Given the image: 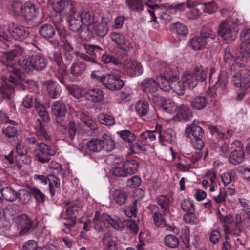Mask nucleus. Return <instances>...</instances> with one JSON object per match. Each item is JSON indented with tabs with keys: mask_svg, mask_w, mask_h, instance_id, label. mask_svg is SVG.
<instances>
[{
	"mask_svg": "<svg viewBox=\"0 0 250 250\" xmlns=\"http://www.w3.org/2000/svg\"><path fill=\"white\" fill-rule=\"evenodd\" d=\"M93 220L95 230L98 233L105 232L102 239L104 250H117V239L111 235V232L107 230V228L110 225L117 230H122L124 225L121 220L119 219H113L107 214H101L99 211L95 212Z\"/></svg>",
	"mask_w": 250,
	"mask_h": 250,
	"instance_id": "f257e3e1",
	"label": "nucleus"
},
{
	"mask_svg": "<svg viewBox=\"0 0 250 250\" xmlns=\"http://www.w3.org/2000/svg\"><path fill=\"white\" fill-rule=\"evenodd\" d=\"M23 53V48L19 46H15L14 48L8 51L1 52L0 56L1 62L4 65L3 71L5 72L6 79L15 85L19 83L21 77L20 70L15 68L11 63L18 56L21 55Z\"/></svg>",
	"mask_w": 250,
	"mask_h": 250,
	"instance_id": "f03ea898",
	"label": "nucleus"
},
{
	"mask_svg": "<svg viewBox=\"0 0 250 250\" xmlns=\"http://www.w3.org/2000/svg\"><path fill=\"white\" fill-rule=\"evenodd\" d=\"M217 36L215 32L210 28L203 27L200 34L191 39L189 45L194 51H199L206 48L211 41H215Z\"/></svg>",
	"mask_w": 250,
	"mask_h": 250,
	"instance_id": "7ed1b4c3",
	"label": "nucleus"
},
{
	"mask_svg": "<svg viewBox=\"0 0 250 250\" xmlns=\"http://www.w3.org/2000/svg\"><path fill=\"white\" fill-rule=\"evenodd\" d=\"M48 61L42 54L32 55L28 58H22L19 61L20 66L27 71L34 70L38 71L45 69L47 65Z\"/></svg>",
	"mask_w": 250,
	"mask_h": 250,
	"instance_id": "20e7f679",
	"label": "nucleus"
},
{
	"mask_svg": "<svg viewBox=\"0 0 250 250\" xmlns=\"http://www.w3.org/2000/svg\"><path fill=\"white\" fill-rule=\"evenodd\" d=\"M197 124L198 122L194 121L191 124L186 128L185 134L191 138L193 147L196 149L200 150L202 149L205 145L204 131L202 128L198 126Z\"/></svg>",
	"mask_w": 250,
	"mask_h": 250,
	"instance_id": "39448f33",
	"label": "nucleus"
},
{
	"mask_svg": "<svg viewBox=\"0 0 250 250\" xmlns=\"http://www.w3.org/2000/svg\"><path fill=\"white\" fill-rule=\"evenodd\" d=\"M209 82L210 84H213L216 92L219 94L224 95L228 92L227 76L223 73L216 74V70L213 67L210 69Z\"/></svg>",
	"mask_w": 250,
	"mask_h": 250,
	"instance_id": "423d86ee",
	"label": "nucleus"
},
{
	"mask_svg": "<svg viewBox=\"0 0 250 250\" xmlns=\"http://www.w3.org/2000/svg\"><path fill=\"white\" fill-rule=\"evenodd\" d=\"M238 29L236 24L225 20L222 22L218 27V35L226 42H231L236 39Z\"/></svg>",
	"mask_w": 250,
	"mask_h": 250,
	"instance_id": "0eeeda50",
	"label": "nucleus"
},
{
	"mask_svg": "<svg viewBox=\"0 0 250 250\" xmlns=\"http://www.w3.org/2000/svg\"><path fill=\"white\" fill-rule=\"evenodd\" d=\"M157 131L146 130L142 133L140 138L136 143L131 146L130 150L134 153H138L139 151H145L151 142L156 140Z\"/></svg>",
	"mask_w": 250,
	"mask_h": 250,
	"instance_id": "6e6552de",
	"label": "nucleus"
},
{
	"mask_svg": "<svg viewBox=\"0 0 250 250\" xmlns=\"http://www.w3.org/2000/svg\"><path fill=\"white\" fill-rule=\"evenodd\" d=\"M98 78L103 85L106 89L111 91H117L121 90L125 84L120 76H117L113 74H107Z\"/></svg>",
	"mask_w": 250,
	"mask_h": 250,
	"instance_id": "1a4fd4ad",
	"label": "nucleus"
},
{
	"mask_svg": "<svg viewBox=\"0 0 250 250\" xmlns=\"http://www.w3.org/2000/svg\"><path fill=\"white\" fill-rule=\"evenodd\" d=\"M15 221L18 228L21 229L19 232L20 235H26L33 232L37 226V225L34 223L32 220L25 214L18 216Z\"/></svg>",
	"mask_w": 250,
	"mask_h": 250,
	"instance_id": "9d476101",
	"label": "nucleus"
},
{
	"mask_svg": "<svg viewBox=\"0 0 250 250\" xmlns=\"http://www.w3.org/2000/svg\"><path fill=\"white\" fill-rule=\"evenodd\" d=\"M40 146L36 149L35 158L40 163H48L49 157L53 156L56 154L55 150L50 146L43 142H40Z\"/></svg>",
	"mask_w": 250,
	"mask_h": 250,
	"instance_id": "9b49d317",
	"label": "nucleus"
},
{
	"mask_svg": "<svg viewBox=\"0 0 250 250\" xmlns=\"http://www.w3.org/2000/svg\"><path fill=\"white\" fill-rule=\"evenodd\" d=\"M168 71L167 72V77L172 79H171V87L174 92L178 95H182L185 93V84L183 81H180L178 77V71L175 67H167Z\"/></svg>",
	"mask_w": 250,
	"mask_h": 250,
	"instance_id": "f8f14e48",
	"label": "nucleus"
},
{
	"mask_svg": "<svg viewBox=\"0 0 250 250\" xmlns=\"http://www.w3.org/2000/svg\"><path fill=\"white\" fill-rule=\"evenodd\" d=\"M8 30L10 35V40L12 38L15 40L22 41L26 39L29 35L28 28L14 23L9 24Z\"/></svg>",
	"mask_w": 250,
	"mask_h": 250,
	"instance_id": "ddd939ff",
	"label": "nucleus"
},
{
	"mask_svg": "<svg viewBox=\"0 0 250 250\" xmlns=\"http://www.w3.org/2000/svg\"><path fill=\"white\" fill-rule=\"evenodd\" d=\"M181 207L182 209L186 213L184 216L185 222L189 224L194 223L195 219L194 215L195 208L193 201L189 199H184L181 201Z\"/></svg>",
	"mask_w": 250,
	"mask_h": 250,
	"instance_id": "4468645a",
	"label": "nucleus"
},
{
	"mask_svg": "<svg viewBox=\"0 0 250 250\" xmlns=\"http://www.w3.org/2000/svg\"><path fill=\"white\" fill-rule=\"evenodd\" d=\"M52 5L54 11L58 13L65 9L69 10V13H73L75 11L77 4L71 0H60L52 1Z\"/></svg>",
	"mask_w": 250,
	"mask_h": 250,
	"instance_id": "2eb2a0df",
	"label": "nucleus"
},
{
	"mask_svg": "<svg viewBox=\"0 0 250 250\" xmlns=\"http://www.w3.org/2000/svg\"><path fill=\"white\" fill-rule=\"evenodd\" d=\"M77 7L75 8V11L73 13H68L69 16L67 21L69 24L70 29L74 32L81 33L82 31V25L83 21H82V17L80 15V13H77Z\"/></svg>",
	"mask_w": 250,
	"mask_h": 250,
	"instance_id": "dca6fc26",
	"label": "nucleus"
},
{
	"mask_svg": "<svg viewBox=\"0 0 250 250\" xmlns=\"http://www.w3.org/2000/svg\"><path fill=\"white\" fill-rule=\"evenodd\" d=\"M110 37L111 40L123 50L127 51L132 48L131 41L126 38L123 34L120 33L112 32L110 34Z\"/></svg>",
	"mask_w": 250,
	"mask_h": 250,
	"instance_id": "f3484780",
	"label": "nucleus"
},
{
	"mask_svg": "<svg viewBox=\"0 0 250 250\" xmlns=\"http://www.w3.org/2000/svg\"><path fill=\"white\" fill-rule=\"evenodd\" d=\"M135 111L137 114L144 120L151 119L154 114L149 109V105L147 102L140 100L135 104Z\"/></svg>",
	"mask_w": 250,
	"mask_h": 250,
	"instance_id": "a211bd4d",
	"label": "nucleus"
},
{
	"mask_svg": "<svg viewBox=\"0 0 250 250\" xmlns=\"http://www.w3.org/2000/svg\"><path fill=\"white\" fill-rule=\"evenodd\" d=\"M250 71L248 69H243L239 73H236L231 77V83L235 87H242L250 78Z\"/></svg>",
	"mask_w": 250,
	"mask_h": 250,
	"instance_id": "6ab92c4d",
	"label": "nucleus"
},
{
	"mask_svg": "<svg viewBox=\"0 0 250 250\" xmlns=\"http://www.w3.org/2000/svg\"><path fill=\"white\" fill-rule=\"evenodd\" d=\"M42 84L45 87L49 96L53 99L58 98L62 93L61 86L51 79L43 81Z\"/></svg>",
	"mask_w": 250,
	"mask_h": 250,
	"instance_id": "aec40b11",
	"label": "nucleus"
},
{
	"mask_svg": "<svg viewBox=\"0 0 250 250\" xmlns=\"http://www.w3.org/2000/svg\"><path fill=\"white\" fill-rule=\"evenodd\" d=\"M175 67L173 65H167V64H163L161 68V71L162 73H164L163 76L160 77L158 78V81H159L158 86L160 87L161 89L165 91H168L170 89L171 87V79H172V77L171 76V78L169 77H167V72L168 71L167 67Z\"/></svg>",
	"mask_w": 250,
	"mask_h": 250,
	"instance_id": "412c9836",
	"label": "nucleus"
},
{
	"mask_svg": "<svg viewBox=\"0 0 250 250\" xmlns=\"http://www.w3.org/2000/svg\"><path fill=\"white\" fill-rule=\"evenodd\" d=\"M148 209L152 214L153 220L155 226L161 228L166 226L165 219L160 212V208L158 206L150 205L148 207Z\"/></svg>",
	"mask_w": 250,
	"mask_h": 250,
	"instance_id": "4be33fe9",
	"label": "nucleus"
},
{
	"mask_svg": "<svg viewBox=\"0 0 250 250\" xmlns=\"http://www.w3.org/2000/svg\"><path fill=\"white\" fill-rule=\"evenodd\" d=\"M156 131L157 133H156V135L157 134L159 135V141L163 145L170 144L175 140V133L170 128H168L165 130Z\"/></svg>",
	"mask_w": 250,
	"mask_h": 250,
	"instance_id": "5701e85b",
	"label": "nucleus"
},
{
	"mask_svg": "<svg viewBox=\"0 0 250 250\" xmlns=\"http://www.w3.org/2000/svg\"><path fill=\"white\" fill-rule=\"evenodd\" d=\"M242 41L241 44V52L250 58V29H244L240 33Z\"/></svg>",
	"mask_w": 250,
	"mask_h": 250,
	"instance_id": "b1692460",
	"label": "nucleus"
},
{
	"mask_svg": "<svg viewBox=\"0 0 250 250\" xmlns=\"http://www.w3.org/2000/svg\"><path fill=\"white\" fill-rule=\"evenodd\" d=\"M110 21V20L108 18L103 17L101 19V21L98 23L96 22L92 26L94 29L95 33L99 36H105L108 31V24Z\"/></svg>",
	"mask_w": 250,
	"mask_h": 250,
	"instance_id": "393cba45",
	"label": "nucleus"
},
{
	"mask_svg": "<svg viewBox=\"0 0 250 250\" xmlns=\"http://www.w3.org/2000/svg\"><path fill=\"white\" fill-rule=\"evenodd\" d=\"M125 71L130 77L139 76L143 73L141 64L136 61L127 63L125 66Z\"/></svg>",
	"mask_w": 250,
	"mask_h": 250,
	"instance_id": "a878e982",
	"label": "nucleus"
},
{
	"mask_svg": "<svg viewBox=\"0 0 250 250\" xmlns=\"http://www.w3.org/2000/svg\"><path fill=\"white\" fill-rule=\"evenodd\" d=\"M80 16L82 17V21H83V24L87 25V31L88 38L92 37L93 33L90 31V27L92 26L96 22L97 19L94 16L92 12L84 11L81 12Z\"/></svg>",
	"mask_w": 250,
	"mask_h": 250,
	"instance_id": "bb28decb",
	"label": "nucleus"
},
{
	"mask_svg": "<svg viewBox=\"0 0 250 250\" xmlns=\"http://www.w3.org/2000/svg\"><path fill=\"white\" fill-rule=\"evenodd\" d=\"M142 89L146 93H154L158 89V83L153 78L144 79L141 83Z\"/></svg>",
	"mask_w": 250,
	"mask_h": 250,
	"instance_id": "cd10ccee",
	"label": "nucleus"
},
{
	"mask_svg": "<svg viewBox=\"0 0 250 250\" xmlns=\"http://www.w3.org/2000/svg\"><path fill=\"white\" fill-rule=\"evenodd\" d=\"M210 132L212 135H215L219 139H229L233 133L232 129H226L219 127L217 128L213 126L209 127Z\"/></svg>",
	"mask_w": 250,
	"mask_h": 250,
	"instance_id": "c85d7f7f",
	"label": "nucleus"
},
{
	"mask_svg": "<svg viewBox=\"0 0 250 250\" xmlns=\"http://www.w3.org/2000/svg\"><path fill=\"white\" fill-rule=\"evenodd\" d=\"M85 97L87 100L93 102H100L104 99V93L99 88H92L85 92Z\"/></svg>",
	"mask_w": 250,
	"mask_h": 250,
	"instance_id": "c756f323",
	"label": "nucleus"
},
{
	"mask_svg": "<svg viewBox=\"0 0 250 250\" xmlns=\"http://www.w3.org/2000/svg\"><path fill=\"white\" fill-rule=\"evenodd\" d=\"M191 107L194 110L204 109L208 104L207 98L203 96H197L193 98L190 101Z\"/></svg>",
	"mask_w": 250,
	"mask_h": 250,
	"instance_id": "7c9ffc66",
	"label": "nucleus"
},
{
	"mask_svg": "<svg viewBox=\"0 0 250 250\" xmlns=\"http://www.w3.org/2000/svg\"><path fill=\"white\" fill-rule=\"evenodd\" d=\"M87 65L82 61L74 62L70 69V73L74 77H80L83 75L86 70Z\"/></svg>",
	"mask_w": 250,
	"mask_h": 250,
	"instance_id": "2f4dec72",
	"label": "nucleus"
},
{
	"mask_svg": "<svg viewBox=\"0 0 250 250\" xmlns=\"http://www.w3.org/2000/svg\"><path fill=\"white\" fill-rule=\"evenodd\" d=\"M52 114L57 118L64 116L66 113L65 105L61 101H55L51 105Z\"/></svg>",
	"mask_w": 250,
	"mask_h": 250,
	"instance_id": "473e14b6",
	"label": "nucleus"
},
{
	"mask_svg": "<svg viewBox=\"0 0 250 250\" xmlns=\"http://www.w3.org/2000/svg\"><path fill=\"white\" fill-rule=\"evenodd\" d=\"M244 160V150L237 149L236 148L230 153L229 156V162L234 165L242 163Z\"/></svg>",
	"mask_w": 250,
	"mask_h": 250,
	"instance_id": "72a5a7b5",
	"label": "nucleus"
},
{
	"mask_svg": "<svg viewBox=\"0 0 250 250\" xmlns=\"http://www.w3.org/2000/svg\"><path fill=\"white\" fill-rule=\"evenodd\" d=\"M38 13V11L35 5L31 2H27L24 6L22 16L27 20H31L32 18L36 17Z\"/></svg>",
	"mask_w": 250,
	"mask_h": 250,
	"instance_id": "f704fd0d",
	"label": "nucleus"
},
{
	"mask_svg": "<svg viewBox=\"0 0 250 250\" xmlns=\"http://www.w3.org/2000/svg\"><path fill=\"white\" fill-rule=\"evenodd\" d=\"M182 81L185 84V86H188L190 89L195 87L198 83L197 78L192 72H186L183 73Z\"/></svg>",
	"mask_w": 250,
	"mask_h": 250,
	"instance_id": "c9c22d12",
	"label": "nucleus"
},
{
	"mask_svg": "<svg viewBox=\"0 0 250 250\" xmlns=\"http://www.w3.org/2000/svg\"><path fill=\"white\" fill-rule=\"evenodd\" d=\"M39 32L42 38L46 39H50L54 36L55 29L50 24H43L40 27Z\"/></svg>",
	"mask_w": 250,
	"mask_h": 250,
	"instance_id": "e433bc0d",
	"label": "nucleus"
},
{
	"mask_svg": "<svg viewBox=\"0 0 250 250\" xmlns=\"http://www.w3.org/2000/svg\"><path fill=\"white\" fill-rule=\"evenodd\" d=\"M156 200L161 209L163 210V214L169 211L170 205L172 202V199L170 196L161 195L158 196Z\"/></svg>",
	"mask_w": 250,
	"mask_h": 250,
	"instance_id": "4c0bfd02",
	"label": "nucleus"
},
{
	"mask_svg": "<svg viewBox=\"0 0 250 250\" xmlns=\"http://www.w3.org/2000/svg\"><path fill=\"white\" fill-rule=\"evenodd\" d=\"M34 107L43 121L48 122L50 121V118L45 107L37 99H35Z\"/></svg>",
	"mask_w": 250,
	"mask_h": 250,
	"instance_id": "58836bf2",
	"label": "nucleus"
},
{
	"mask_svg": "<svg viewBox=\"0 0 250 250\" xmlns=\"http://www.w3.org/2000/svg\"><path fill=\"white\" fill-rule=\"evenodd\" d=\"M124 170L125 171L127 176L136 173L138 170L139 164L135 160H129L123 163Z\"/></svg>",
	"mask_w": 250,
	"mask_h": 250,
	"instance_id": "ea45409f",
	"label": "nucleus"
},
{
	"mask_svg": "<svg viewBox=\"0 0 250 250\" xmlns=\"http://www.w3.org/2000/svg\"><path fill=\"white\" fill-rule=\"evenodd\" d=\"M86 147L90 151L98 152L104 148V144L102 139H92L86 144Z\"/></svg>",
	"mask_w": 250,
	"mask_h": 250,
	"instance_id": "a19ab883",
	"label": "nucleus"
},
{
	"mask_svg": "<svg viewBox=\"0 0 250 250\" xmlns=\"http://www.w3.org/2000/svg\"><path fill=\"white\" fill-rule=\"evenodd\" d=\"M48 56L52 62L55 63L58 66L63 62L61 51L59 49H50L48 51Z\"/></svg>",
	"mask_w": 250,
	"mask_h": 250,
	"instance_id": "79ce46f5",
	"label": "nucleus"
},
{
	"mask_svg": "<svg viewBox=\"0 0 250 250\" xmlns=\"http://www.w3.org/2000/svg\"><path fill=\"white\" fill-rule=\"evenodd\" d=\"M81 204L79 200L68 202L66 205V212L69 216L74 215L75 217L81 210Z\"/></svg>",
	"mask_w": 250,
	"mask_h": 250,
	"instance_id": "37998d69",
	"label": "nucleus"
},
{
	"mask_svg": "<svg viewBox=\"0 0 250 250\" xmlns=\"http://www.w3.org/2000/svg\"><path fill=\"white\" fill-rule=\"evenodd\" d=\"M35 130V133L38 137L45 140H50V137L40 119H37L36 122Z\"/></svg>",
	"mask_w": 250,
	"mask_h": 250,
	"instance_id": "c03bdc74",
	"label": "nucleus"
},
{
	"mask_svg": "<svg viewBox=\"0 0 250 250\" xmlns=\"http://www.w3.org/2000/svg\"><path fill=\"white\" fill-rule=\"evenodd\" d=\"M161 107L164 111L170 114H174L177 109L175 103L169 99L162 100Z\"/></svg>",
	"mask_w": 250,
	"mask_h": 250,
	"instance_id": "a18cd8bd",
	"label": "nucleus"
},
{
	"mask_svg": "<svg viewBox=\"0 0 250 250\" xmlns=\"http://www.w3.org/2000/svg\"><path fill=\"white\" fill-rule=\"evenodd\" d=\"M177 114L180 119L185 121L190 120L192 116L191 110L188 106L183 104L179 108Z\"/></svg>",
	"mask_w": 250,
	"mask_h": 250,
	"instance_id": "49530a36",
	"label": "nucleus"
},
{
	"mask_svg": "<svg viewBox=\"0 0 250 250\" xmlns=\"http://www.w3.org/2000/svg\"><path fill=\"white\" fill-rule=\"evenodd\" d=\"M128 8L132 11L138 13L144 9V4L142 0H125Z\"/></svg>",
	"mask_w": 250,
	"mask_h": 250,
	"instance_id": "de8ad7c7",
	"label": "nucleus"
},
{
	"mask_svg": "<svg viewBox=\"0 0 250 250\" xmlns=\"http://www.w3.org/2000/svg\"><path fill=\"white\" fill-rule=\"evenodd\" d=\"M10 41V37L7 30L0 27V48L5 49L9 47L8 42Z\"/></svg>",
	"mask_w": 250,
	"mask_h": 250,
	"instance_id": "09e8293b",
	"label": "nucleus"
},
{
	"mask_svg": "<svg viewBox=\"0 0 250 250\" xmlns=\"http://www.w3.org/2000/svg\"><path fill=\"white\" fill-rule=\"evenodd\" d=\"M113 197L115 201L121 205L125 203L127 195L125 190L120 189L114 190Z\"/></svg>",
	"mask_w": 250,
	"mask_h": 250,
	"instance_id": "8fccbe9b",
	"label": "nucleus"
},
{
	"mask_svg": "<svg viewBox=\"0 0 250 250\" xmlns=\"http://www.w3.org/2000/svg\"><path fill=\"white\" fill-rule=\"evenodd\" d=\"M48 181L49 182V186L50 192L51 196H54L55 194V188H58L60 185L59 179L54 174H50L47 176Z\"/></svg>",
	"mask_w": 250,
	"mask_h": 250,
	"instance_id": "3c124183",
	"label": "nucleus"
},
{
	"mask_svg": "<svg viewBox=\"0 0 250 250\" xmlns=\"http://www.w3.org/2000/svg\"><path fill=\"white\" fill-rule=\"evenodd\" d=\"M97 119L100 123L106 126H112L115 123L114 117L107 114L100 113L97 116Z\"/></svg>",
	"mask_w": 250,
	"mask_h": 250,
	"instance_id": "603ef678",
	"label": "nucleus"
},
{
	"mask_svg": "<svg viewBox=\"0 0 250 250\" xmlns=\"http://www.w3.org/2000/svg\"><path fill=\"white\" fill-rule=\"evenodd\" d=\"M0 193H1L3 198L8 201H15L17 198L16 192L11 188L8 187L2 188Z\"/></svg>",
	"mask_w": 250,
	"mask_h": 250,
	"instance_id": "864d4df0",
	"label": "nucleus"
},
{
	"mask_svg": "<svg viewBox=\"0 0 250 250\" xmlns=\"http://www.w3.org/2000/svg\"><path fill=\"white\" fill-rule=\"evenodd\" d=\"M102 140L104 144V148L106 151L110 152L115 149V142L110 136L105 134L103 135Z\"/></svg>",
	"mask_w": 250,
	"mask_h": 250,
	"instance_id": "5fc2aeb1",
	"label": "nucleus"
},
{
	"mask_svg": "<svg viewBox=\"0 0 250 250\" xmlns=\"http://www.w3.org/2000/svg\"><path fill=\"white\" fill-rule=\"evenodd\" d=\"M117 134L125 142L130 144L133 143L136 138L135 134L128 130L118 131Z\"/></svg>",
	"mask_w": 250,
	"mask_h": 250,
	"instance_id": "6e6d98bb",
	"label": "nucleus"
},
{
	"mask_svg": "<svg viewBox=\"0 0 250 250\" xmlns=\"http://www.w3.org/2000/svg\"><path fill=\"white\" fill-rule=\"evenodd\" d=\"M197 78V82H204L207 79V75L205 69L202 66H196L192 72Z\"/></svg>",
	"mask_w": 250,
	"mask_h": 250,
	"instance_id": "4d7b16f0",
	"label": "nucleus"
},
{
	"mask_svg": "<svg viewBox=\"0 0 250 250\" xmlns=\"http://www.w3.org/2000/svg\"><path fill=\"white\" fill-rule=\"evenodd\" d=\"M206 178L209 181V191L211 192L214 191L217 188L216 184V173L214 171H208L207 172Z\"/></svg>",
	"mask_w": 250,
	"mask_h": 250,
	"instance_id": "13d9d810",
	"label": "nucleus"
},
{
	"mask_svg": "<svg viewBox=\"0 0 250 250\" xmlns=\"http://www.w3.org/2000/svg\"><path fill=\"white\" fill-rule=\"evenodd\" d=\"M16 214V210L12 207L0 209V218L2 216L5 220H10Z\"/></svg>",
	"mask_w": 250,
	"mask_h": 250,
	"instance_id": "bf43d9fd",
	"label": "nucleus"
},
{
	"mask_svg": "<svg viewBox=\"0 0 250 250\" xmlns=\"http://www.w3.org/2000/svg\"><path fill=\"white\" fill-rule=\"evenodd\" d=\"M69 93L77 99L82 97L85 92L83 89L76 85H70L67 87Z\"/></svg>",
	"mask_w": 250,
	"mask_h": 250,
	"instance_id": "052dcab7",
	"label": "nucleus"
},
{
	"mask_svg": "<svg viewBox=\"0 0 250 250\" xmlns=\"http://www.w3.org/2000/svg\"><path fill=\"white\" fill-rule=\"evenodd\" d=\"M84 48L87 53L95 58L100 55V51L102 50L100 46L93 44H85Z\"/></svg>",
	"mask_w": 250,
	"mask_h": 250,
	"instance_id": "680f3d73",
	"label": "nucleus"
},
{
	"mask_svg": "<svg viewBox=\"0 0 250 250\" xmlns=\"http://www.w3.org/2000/svg\"><path fill=\"white\" fill-rule=\"evenodd\" d=\"M172 28L175 32L180 36H187L188 34V27L183 23H174L172 25Z\"/></svg>",
	"mask_w": 250,
	"mask_h": 250,
	"instance_id": "e2e57ef3",
	"label": "nucleus"
},
{
	"mask_svg": "<svg viewBox=\"0 0 250 250\" xmlns=\"http://www.w3.org/2000/svg\"><path fill=\"white\" fill-rule=\"evenodd\" d=\"M31 194L25 189H21L18 193V198L21 203L23 204L29 203L31 200Z\"/></svg>",
	"mask_w": 250,
	"mask_h": 250,
	"instance_id": "0e129e2a",
	"label": "nucleus"
},
{
	"mask_svg": "<svg viewBox=\"0 0 250 250\" xmlns=\"http://www.w3.org/2000/svg\"><path fill=\"white\" fill-rule=\"evenodd\" d=\"M165 243L166 245L169 248H175L179 245V240L174 235H167L165 237Z\"/></svg>",
	"mask_w": 250,
	"mask_h": 250,
	"instance_id": "69168bd1",
	"label": "nucleus"
},
{
	"mask_svg": "<svg viewBox=\"0 0 250 250\" xmlns=\"http://www.w3.org/2000/svg\"><path fill=\"white\" fill-rule=\"evenodd\" d=\"M30 192L32 195H33V197L35 198L37 202H44L46 197L40 189L36 188H33L30 189Z\"/></svg>",
	"mask_w": 250,
	"mask_h": 250,
	"instance_id": "338daca9",
	"label": "nucleus"
},
{
	"mask_svg": "<svg viewBox=\"0 0 250 250\" xmlns=\"http://www.w3.org/2000/svg\"><path fill=\"white\" fill-rule=\"evenodd\" d=\"M137 201L136 200H134L130 206L126 207L124 209V213L128 217L135 216L137 211Z\"/></svg>",
	"mask_w": 250,
	"mask_h": 250,
	"instance_id": "774afa93",
	"label": "nucleus"
}]
</instances>
